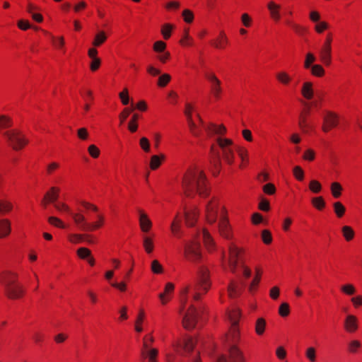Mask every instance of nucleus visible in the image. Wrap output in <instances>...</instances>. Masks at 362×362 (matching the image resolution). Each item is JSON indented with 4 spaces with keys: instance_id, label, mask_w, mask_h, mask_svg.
I'll list each match as a JSON object with an SVG mask.
<instances>
[{
    "instance_id": "1",
    "label": "nucleus",
    "mask_w": 362,
    "mask_h": 362,
    "mask_svg": "<svg viewBox=\"0 0 362 362\" xmlns=\"http://www.w3.org/2000/svg\"><path fill=\"white\" fill-rule=\"evenodd\" d=\"M182 187L184 194L189 197H193L196 193L202 197L209 194L206 175L204 171L197 168L189 169L184 175Z\"/></svg>"
},
{
    "instance_id": "2",
    "label": "nucleus",
    "mask_w": 362,
    "mask_h": 362,
    "mask_svg": "<svg viewBox=\"0 0 362 362\" xmlns=\"http://www.w3.org/2000/svg\"><path fill=\"white\" fill-rule=\"evenodd\" d=\"M210 286L211 281L208 268L204 265H199L197 269L196 282L192 286H186L182 291V294L186 296L192 292L194 300H199L201 295L199 291L206 293Z\"/></svg>"
},
{
    "instance_id": "3",
    "label": "nucleus",
    "mask_w": 362,
    "mask_h": 362,
    "mask_svg": "<svg viewBox=\"0 0 362 362\" xmlns=\"http://www.w3.org/2000/svg\"><path fill=\"white\" fill-rule=\"evenodd\" d=\"M0 281L4 286L6 294L9 298L17 299L23 296L24 288L18 283V275L16 273H4L0 277Z\"/></svg>"
},
{
    "instance_id": "4",
    "label": "nucleus",
    "mask_w": 362,
    "mask_h": 362,
    "mask_svg": "<svg viewBox=\"0 0 362 362\" xmlns=\"http://www.w3.org/2000/svg\"><path fill=\"white\" fill-rule=\"evenodd\" d=\"M2 135L8 145L15 151L22 149L28 143L24 134L17 129L2 132Z\"/></svg>"
},
{
    "instance_id": "5",
    "label": "nucleus",
    "mask_w": 362,
    "mask_h": 362,
    "mask_svg": "<svg viewBox=\"0 0 362 362\" xmlns=\"http://www.w3.org/2000/svg\"><path fill=\"white\" fill-rule=\"evenodd\" d=\"M98 220L94 223L88 222L85 216L82 214H72V218L79 230L85 232L93 231L100 228L105 221L102 214H98Z\"/></svg>"
},
{
    "instance_id": "6",
    "label": "nucleus",
    "mask_w": 362,
    "mask_h": 362,
    "mask_svg": "<svg viewBox=\"0 0 362 362\" xmlns=\"http://www.w3.org/2000/svg\"><path fill=\"white\" fill-rule=\"evenodd\" d=\"M228 266L233 273H236L238 264L240 266L243 262L244 250L237 247L235 244L230 243L228 245Z\"/></svg>"
},
{
    "instance_id": "7",
    "label": "nucleus",
    "mask_w": 362,
    "mask_h": 362,
    "mask_svg": "<svg viewBox=\"0 0 362 362\" xmlns=\"http://www.w3.org/2000/svg\"><path fill=\"white\" fill-rule=\"evenodd\" d=\"M185 256L188 260L194 263H197L202 259L200 244L196 238L185 243Z\"/></svg>"
},
{
    "instance_id": "8",
    "label": "nucleus",
    "mask_w": 362,
    "mask_h": 362,
    "mask_svg": "<svg viewBox=\"0 0 362 362\" xmlns=\"http://www.w3.org/2000/svg\"><path fill=\"white\" fill-rule=\"evenodd\" d=\"M218 229L219 234L227 240L233 238L232 227L226 216L224 207H221L220 211V218L218 223Z\"/></svg>"
},
{
    "instance_id": "9",
    "label": "nucleus",
    "mask_w": 362,
    "mask_h": 362,
    "mask_svg": "<svg viewBox=\"0 0 362 362\" xmlns=\"http://www.w3.org/2000/svg\"><path fill=\"white\" fill-rule=\"evenodd\" d=\"M217 142L221 149L223 160L228 164L232 165L234 162V152L232 148L233 141L229 139L218 138Z\"/></svg>"
},
{
    "instance_id": "10",
    "label": "nucleus",
    "mask_w": 362,
    "mask_h": 362,
    "mask_svg": "<svg viewBox=\"0 0 362 362\" xmlns=\"http://www.w3.org/2000/svg\"><path fill=\"white\" fill-rule=\"evenodd\" d=\"M199 315L200 311L197 310V309L194 305H190L189 308L183 316V327L187 329H193L197 322Z\"/></svg>"
},
{
    "instance_id": "11",
    "label": "nucleus",
    "mask_w": 362,
    "mask_h": 362,
    "mask_svg": "<svg viewBox=\"0 0 362 362\" xmlns=\"http://www.w3.org/2000/svg\"><path fill=\"white\" fill-rule=\"evenodd\" d=\"M175 351L179 354L191 351L194 346V341L190 337H185L182 339H177L173 344Z\"/></svg>"
},
{
    "instance_id": "12",
    "label": "nucleus",
    "mask_w": 362,
    "mask_h": 362,
    "mask_svg": "<svg viewBox=\"0 0 362 362\" xmlns=\"http://www.w3.org/2000/svg\"><path fill=\"white\" fill-rule=\"evenodd\" d=\"M332 40V38L331 34H328L327 35L325 42L320 49V60L326 66H329L331 64Z\"/></svg>"
},
{
    "instance_id": "13",
    "label": "nucleus",
    "mask_w": 362,
    "mask_h": 362,
    "mask_svg": "<svg viewBox=\"0 0 362 362\" xmlns=\"http://www.w3.org/2000/svg\"><path fill=\"white\" fill-rule=\"evenodd\" d=\"M218 204L216 198H212L206 205L205 214L206 218L209 223H214L218 217Z\"/></svg>"
},
{
    "instance_id": "14",
    "label": "nucleus",
    "mask_w": 362,
    "mask_h": 362,
    "mask_svg": "<svg viewBox=\"0 0 362 362\" xmlns=\"http://www.w3.org/2000/svg\"><path fill=\"white\" fill-rule=\"evenodd\" d=\"M323 121L322 130L325 132H328L332 128L338 125L339 117L334 112H327L323 117Z\"/></svg>"
},
{
    "instance_id": "15",
    "label": "nucleus",
    "mask_w": 362,
    "mask_h": 362,
    "mask_svg": "<svg viewBox=\"0 0 362 362\" xmlns=\"http://www.w3.org/2000/svg\"><path fill=\"white\" fill-rule=\"evenodd\" d=\"M68 240L73 244H78L82 241H86L88 244H93L95 243L93 236L89 234L69 233L68 235Z\"/></svg>"
},
{
    "instance_id": "16",
    "label": "nucleus",
    "mask_w": 362,
    "mask_h": 362,
    "mask_svg": "<svg viewBox=\"0 0 362 362\" xmlns=\"http://www.w3.org/2000/svg\"><path fill=\"white\" fill-rule=\"evenodd\" d=\"M206 78L211 82V91L216 98H218L221 92V81L214 74H206Z\"/></svg>"
},
{
    "instance_id": "17",
    "label": "nucleus",
    "mask_w": 362,
    "mask_h": 362,
    "mask_svg": "<svg viewBox=\"0 0 362 362\" xmlns=\"http://www.w3.org/2000/svg\"><path fill=\"white\" fill-rule=\"evenodd\" d=\"M139 222L142 232L148 233L151 230L152 222L148 215L141 209L139 210Z\"/></svg>"
},
{
    "instance_id": "18",
    "label": "nucleus",
    "mask_w": 362,
    "mask_h": 362,
    "mask_svg": "<svg viewBox=\"0 0 362 362\" xmlns=\"http://www.w3.org/2000/svg\"><path fill=\"white\" fill-rule=\"evenodd\" d=\"M344 328L348 332H354L358 329L357 318L352 315L346 316L344 321Z\"/></svg>"
},
{
    "instance_id": "19",
    "label": "nucleus",
    "mask_w": 362,
    "mask_h": 362,
    "mask_svg": "<svg viewBox=\"0 0 362 362\" xmlns=\"http://www.w3.org/2000/svg\"><path fill=\"white\" fill-rule=\"evenodd\" d=\"M202 236L207 250L209 251L214 250L215 248V243L209 231L206 229H203L202 231Z\"/></svg>"
},
{
    "instance_id": "20",
    "label": "nucleus",
    "mask_w": 362,
    "mask_h": 362,
    "mask_svg": "<svg viewBox=\"0 0 362 362\" xmlns=\"http://www.w3.org/2000/svg\"><path fill=\"white\" fill-rule=\"evenodd\" d=\"M229 354L231 362H245L242 352L235 346H230Z\"/></svg>"
},
{
    "instance_id": "21",
    "label": "nucleus",
    "mask_w": 362,
    "mask_h": 362,
    "mask_svg": "<svg viewBox=\"0 0 362 362\" xmlns=\"http://www.w3.org/2000/svg\"><path fill=\"white\" fill-rule=\"evenodd\" d=\"M50 190L51 192L46 193L44 199L42 200V204H43L45 206L48 202H54L58 198L59 189L53 187Z\"/></svg>"
},
{
    "instance_id": "22",
    "label": "nucleus",
    "mask_w": 362,
    "mask_h": 362,
    "mask_svg": "<svg viewBox=\"0 0 362 362\" xmlns=\"http://www.w3.org/2000/svg\"><path fill=\"white\" fill-rule=\"evenodd\" d=\"M198 211L197 209H194L191 211H185V218L186 224L189 226H192L195 223L197 216H198Z\"/></svg>"
},
{
    "instance_id": "23",
    "label": "nucleus",
    "mask_w": 362,
    "mask_h": 362,
    "mask_svg": "<svg viewBox=\"0 0 362 362\" xmlns=\"http://www.w3.org/2000/svg\"><path fill=\"white\" fill-rule=\"evenodd\" d=\"M174 290V284L172 283H168L165 285V290L163 293H160L158 295V297L162 303V304H166L169 300V296L170 293L173 292Z\"/></svg>"
},
{
    "instance_id": "24",
    "label": "nucleus",
    "mask_w": 362,
    "mask_h": 362,
    "mask_svg": "<svg viewBox=\"0 0 362 362\" xmlns=\"http://www.w3.org/2000/svg\"><path fill=\"white\" fill-rule=\"evenodd\" d=\"M268 9L269 10L272 18L276 21H279L281 16L279 13L280 5L276 4L274 1H270L267 5Z\"/></svg>"
},
{
    "instance_id": "25",
    "label": "nucleus",
    "mask_w": 362,
    "mask_h": 362,
    "mask_svg": "<svg viewBox=\"0 0 362 362\" xmlns=\"http://www.w3.org/2000/svg\"><path fill=\"white\" fill-rule=\"evenodd\" d=\"M241 287L239 288L238 284L234 281H230L228 286V295L230 298H235L238 296L240 290L242 289V287L245 286V282L241 281Z\"/></svg>"
},
{
    "instance_id": "26",
    "label": "nucleus",
    "mask_w": 362,
    "mask_h": 362,
    "mask_svg": "<svg viewBox=\"0 0 362 362\" xmlns=\"http://www.w3.org/2000/svg\"><path fill=\"white\" fill-rule=\"evenodd\" d=\"M11 232V223L8 219L0 220V238L7 236Z\"/></svg>"
},
{
    "instance_id": "27",
    "label": "nucleus",
    "mask_w": 362,
    "mask_h": 362,
    "mask_svg": "<svg viewBox=\"0 0 362 362\" xmlns=\"http://www.w3.org/2000/svg\"><path fill=\"white\" fill-rule=\"evenodd\" d=\"M301 93L305 98L310 100L313 98L314 93L313 89V83L311 82H305L303 84Z\"/></svg>"
},
{
    "instance_id": "28",
    "label": "nucleus",
    "mask_w": 362,
    "mask_h": 362,
    "mask_svg": "<svg viewBox=\"0 0 362 362\" xmlns=\"http://www.w3.org/2000/svg\"><path fill=\"white\" fill-rule=\"evenodd\" d=\"M266 325L267 323L264 318H257L255 326L256 334L259 336L262 335L265 331Z\"/></svg>"
},
{
    "instance_id": "29",
    "label": "nucleus",
    "mask_w": 362,
    "mask_h": 362,
    "mask_svg": "<svg viewBox=\"0 0 362 362\" xmlns=\"http://www.w3.org/2000/svg\"><path fill=\"white\" fill-rule=\"evenodd\" d=\"M228 43V39L223 32H221L220 36L217 38L214 42H212V45L216 48H224L225 46Z\"/></svg>"
},
{
    "instance_id": "30",
    "label": "nucleus",
    "mask_w": 362,
    "mask_h": 362,
    "mask_svg": "<svg viewBox=\"0 0 362 362\" xmlns=\"http://www.w3.org/2000/svg\"><path fill=\"white\" fill-rule=\"evenodd\" d=\"M164 159H165L164 155L152 156L151 158V161H150L151 169L153 170L157 169L160 165L162 160H163Z\"/></svg>"
},
{
    "instance_id": "31",
    "label": "nucleus",
    "mask_w": 362,
    "mask_h": 362,
    "mask_svg": "<svg viewBox=\"0 0 362 362\" xmlns=\"http://www.w3.org/2000/svg\"><path fill=\"white\" fill-rule=\"evenodd\" d=\"M13 124L12 119L5 115H0V131L10 128Z\"/></svg>"
},
{
    "instance_id": "32",
    "label": "nucleus",
    "mask_w": 362,
    "mask_h": 362,
    "mask_svg": "<svg viewBox=\"0 0 362 362\" xmlns=\"http://www.w3.org/2000/svg\"><path fill=\"white\" fill-rule=\"evenodd\" d=\"M308 69L310 71L313 76L316 77H322L325 74L324 68L320 64H314L310 66Z\"/></svg>"
},
{
    "instance_id": "33",
    "label": "nucleus",
    "mask_w": 362,
    "mask_h": 362,
    "mask_svg": "<svg viewBox=\"0 0 362 362\" xmlns=\"http://www.w3.org/2000/svg\"><path fill=\"white\" fill-rule=\"evenodd\" d=\"M143 246L148 254H151L153 250V240L151 237L144 235L143 237Z\"/></svg>"
},
{
    "instance_id": "34",
    "label": "nucleus",
    "mask_w": 362,
    "mask_h": 362,
    "mask_svg": "<svg viewBox=\"0 0 362 362\" xmlns=\"http://www.w3.org/2000/svg\"><path fill=\"white\" fill-rule=\"evenodd\" d=\"M107 40L106 34L104 31H99L95 36L93 42V45L95 47H99Z\"/></svg>"
},
{
    "instance_id": "35",
    "label": "nucleus",
    "mask_w": 362,
    "mask_h": 362,
    "mask_svg": "<svg viewBox=\"0 0 362 362\" xmlns=\"http://www.w3.org/2000/svg\"><path fill=\"white\" fill-rule=\"evenodd\" d=\"M207 130L216 134H224L226 132V129L223 125L216 126L215 124H210Z\"/></svg>"
},
{
    "instance_id": "36",
    "label": "nucleus",
    "mask_w": 362,
    "mask_h": 362,
    "mask_svg": "<svg viewBox=\"0 0 362 362\" xmlns=\"http://www.w3.org/2000/svg\"><path fill=\"white\" fill-rule=\"evenodd\" d=\"M342 234L346 241L351 240L354 237V230L348 226H343L341 228Z\"/></svg>"
},
{
    "instance_id": "37",
    "label": "nucleus",
    "mask_w": 362,
    "mask_h": 362,
    "mask_svg": "<svg viewBox=\"0 0 362 362\" xmlns=\"http://www.w3.org/2000/svg\"><path fill=\"white\" fill-rule=\"evenodd\" d=\"M334 211L337 216L341 218L344 216L346 209L344 206L339 202H334L333 204Z\"/></svg>"
},
{
    "instance_id": "38",
    "label": "nucleus",
    "mask_w": 362,
    "mask_h": 362,
    "mask_svg": "<svg viewBox=\"0 0 362 362\" xmlns=\"http://www.w3.org/2000/svg\"><path fill=\"white\" fill-rule=\"evenodd\" d=\"M139 115L136 113L134 114L132 119L128 123V129L131 132H135L137 130L138 124L137 120L139 119Z\"/></svg>"
},
{
    "instance_id": "39",
    "label": "nucleus",
    "mask_w": 362,
    "mask_h": 362,
    "mask_svg": "<svg viewBox=\"0 0 362 362\" xmlns=\"http://www.w3.org/2000/svg\"><path fill=\"white\" fill-rule=\"evenodd\" d=\"M332 194L335 198H339L341 194L342 187L339 182H333L331 185Z\"/></svg>"
},
{
    "instance_id": "40",
    "label": "nucleus",
    "mask_w": 362,
    "mask_h": 362,
    "mask_svg": "<svg viewBox=\"0 0 362 362\" xmlns=\"http://www.w3.org/2000/svg\"><path fill=\"white\" fill-rule=\"evenodd\" d=\"M316 57L312 52H308L305 55L304 61V68L308 69L310 66L314 65L313 63L315 62Z\"/></svg>"
},
{
    "instance_id": "41",
    "label": "nucleus",
    "mask_w": 362,
    "mask_h": 362,
    "mask_svg": "<svg viewBox=\"0 0 362 362\" xmlns=\"http://www.w3.org/2000/svg\"><path fill=\"white\" fill-rule=\"evenodd\" d=\"M144 317H145L144 311L141 310L139 311V313L136 320L135 330L137 332H141L143 330L142 327L141 326V324L142 323V322L144 319Z\"/></svg>"
},
{
    "instance_id": "42",
    "label": "nucleus",
    "mask_w": 362,
    "mask_h": 362,
    "mask_svg": "<svg viewBox=\"0 0 362 362\" xmlns=\"http://www.w3.org/2000/svg\"><path fill=\"white\" fill-rule=\"evenodd\" d=\"M277 80L284 85H287L291 81V78L286 72L281 71L276 74Z\"/></svg>"
},
{
    "instance_id": "43",
    "label": "nucleus",
    "mask_w": 362,
    "mask_h": 362,
    "mask_svg": "<svg viewBox=\"0 0 362 362\" xmlns=\"http://www.w3.org/2000/svg\"><path fill=\"white\" fill-rule=\"evenodd\" d=\"M312 204L318 210H322L325 206V202L322 197L313 198Z\"/></svg>"
},
{
    "instance_id": "44",
    "label": "nucleus",
    "mask_w": 362,
    "mask_h": 362,
    "mask_svg": "<svg viewBox=\"0 0 362 362\" xmlns=\"http://www.w3.org/2000/svg\"><path fill=\"white\" fill-rule=\"evenodd\" d=\"M288 25H289L293 29V30L299 35H303L305 32H306V29L305 28L303 27V26H300L299 25H297L296 23H293L291 21H287L286 22Z\"/></svg>"
},
{
    "instance_id": "45",
    "label": "nucleus",
    "mask_w": 362,
    "mask_h": 362,
    "mask_svg": "<svg viewBox=\"0 0 362 362\" xmlns=\"http://www.w3.org/2000/svg\"><path fill=\"white\" fill-rule=\"evenodd\" d=\"M13 205L7 201H0V214H4L11 211Z\"/></svg>"
},
{
    "instance_id": "46",
    "label": "nucleus",
    "mask_w": 362,
    "mask_h": 362,
    "mask_svg": "<svg viewBox=\"0 0 362 362\" xmlns=\"http://www.w3.org/2000/svg\"><path fill=\"white\" fill-rule=\"evenodd\" d=\"M171 76L168 74H162L158 80V86L165 87L170 81Z\"/></svg>"
},
{
    "instance_id": "47",
    "label": "nucleus",
    "mask_w": 362,
    "mask_h": 362,
    "mask_svg": "<svg viewBox=\"0 0 362 362\" xmlns=\"http://www.w3.org/2000/svg\"><path fill=\"white\" fill-rule=\"evenodd\" d=\"M56 209L60 211H64L72 216V214H77L78 213H73L68 205L64 203H57L54 204Z\"/></svg>"
},
{
    "instance_id": "48",
    "label": "nucleus",
    "mask_w": 362,
    "mask_h": 362,
    "mask_svg": "<svg viewBox=\"0 0 362 362\" xmlns=\"http://www.w3.org/2000/svg\"><path fill=\"white\" fill-rule=\"evenodd\" d=\"M77 255L81 259H88L91 255V252L86 247H80L77 250Z\"/></svg>"
},
{
    "instance_id": "49",
    "label": "nucleus",
    "mask_w": 362,
    "mask_h": 362,
    "mask_svg": "<svg viewBox=\"0 0 362 362\" xmlns=\"http://www.w3.org/2000/svg\"><path fill=\"white\" fill-rule=\"evenodd\" d=\"M173 27L170 24H164L161 29V33L163 35V37L165 40H168L170 35H171V30H173Z\"/></svg>"
},
{
    "instance_id": "50",
    "label": "nucleus",
    "mask_w": 362,
    "mask_h": 362,
    "mask_svg": "<svg viewBox=\"0 0 362 362\" xmlns=\"http://www.w3.org/2000/svg\"><path fill=\"white\" fill-rule=\"evenodd\" d=\"M48 222L60 228H64L66 227L65 224L58 218L55 216H50L48 218Z\"/></svg>"
},
{
    "instance_id": "51",
    "label": "nucleus",
    "mask_w": 362,
    "mask_h": 362,
    "mask_svg": "<svg viewBox=\"0 0 362 362\" xmlns=\"http://www.w3.org/2000/svg\"><path fill=\"white\" fill-rule=\"evenodd\" d=\"M261 272L258 269H256V276L253 279L251 284L249 286V291L253 292L255 287H256L260 281Z\"/></svg>"
},
{
    "instance_id": "52",
    "label": "nucleus",
    "mask_w": 362,
    "mask_h": 362,
    "mask_svg": "<svg viewBox=\"0 0 362 362\" xmlns=\"http://www.w3.org/2000/svg\"><path fill=\"white\" fill-rule=\"evenodd\" d=\"M290 313L289 305L287 303H283L280 305L279 313L282 317H286Z\"/></svg>"
},
{
    "instance_id": "53",
    "label": "nucleus",
    "mask_w": 362,
    "mask_h": 362,
    "mask_svg": "<svg viewBox=\"0 0 362 362\" xmlns=\"http://www.w3.org/2000/svg\"><path fill=\"white\" fill-rule=\"evenodd\" d=\"M310 189L314 193H319L322 189L321 184L317 180H312L309 185Z\"/></svg>"
},
{
    "instance_id": "54",
    "label": "nucleus",
    "mask_w": 362,
    "mask_h": 362,
    "mask_svg": "<svg viewBox=\"0 0 362 362\" xmlns=\"http://www.w3.org/2000/svg\"><path fill=\"white\" fill-rule=\"evenodd\" d=\"M316 351L314 347H309L307 349L305 356L310 362H315L316 359Z\"/></svg>"
},
{
    "instance_id": "55",
    "label": "nucleus",
    "mask_w": 362,
    "mask_h": 362,
    "mask_svg": "<svg viewBox=\"0 0 362 362\" xmlns=\"http://www.w3.org/2000/svg\"><path fill=\"white\" fill-rule=\"evenodd\" d=\"M119 97L123 105H127L129 103V92L127 88H124L122 92L119 93Z\"/></svg>"
},
{
    "instance_id": "56",
    "label": "nucleus",
    "mask_w": 362,
    "mask_h": 362,
    "mask_svg": "<svg viewBox=\"0 0 362 362\" xmlns=\"http://www.w3.org/2000/svg\"><path fill=\"white\" fill-rule=\"evenodd\" d=\"M171 230L175 235H178L180 233V220L177 219V216L175 217V219L171 223Z\"/></svg>"
},
{
    "instance_id": "57",
    "label": "nucleus",
    "mask_w": 362,
    "mask_h": 362,
    "mask_svg": "<svg viewBox=\"0 0 362 362\" xmlns=\"http://www.w3.org/2000/svg\"><path fill=\"white\" fill-rule=\"evenodd\" d=\"M139 144L141 148L145 151V152H149L150 151V142L148 139L146 137H141L139 141Z\"/></svg>"
},
{
    "instance_id": "58",
    "label": "nucleus",
    "mask_w": 362,
    "mask_h": 362,
    "mask_svg": "<svg viewBox=\"0 0 362 362\" xmlns=\"http://www.w3.org/2000/svg\"><path fill=\"white\" fill-rule=\"evenodd\" d=\"M262 239L265 244H270L272 241L271 233L268 230H264L262 232Z\"/></svg>"
},
{
    "instance_id": "59",
    "label": "nucleus",
    "mask_w": 362,
    "mask_h": 362,
    "mask_svg": "<svg viewBox=\"0 0 362 362\" xmlns=\"http://www.w3.org/2000/svg\"><path fill=\"white\" fill-rule=\"evenodd\" d=\"M293 175L298 180H303L304 177V172L300 166H296L293 168Z\"/></svg>"
},
{
    "instance_id": "60",
    "label": "nucleus",
    "mask_w": 362,
    "mask_h": 362,
    "mask_svg": "<svg viewBox=\"0 0 362 362\" xmlns=\"http://www.w3.org/2000/svg\"><path fill=\"white\" fill-rule=\"evenodd\" d=\"M361 347V343L357 340H353L349 344V351L351 353H356Z\"/></svg>"
},
{
    "instance_id": "61",
    "label": "nucleus",
    "mask_w": 362,
    "mask_h": 362,
    "mask_svg": "<svg viewBox=\"0 0 362 362\" xmlns=\"http://www.w3.org/2000/svg\"><path fill=\"white\" fill-rule=\"evenodd\" d=\"M341 291L347 295H353L356 292L354 286L351 284H346L341 286Z\"/></svg>"
},
{
    "instance_id": "62",
    "label": "nucleus",
    "mask_w": 362,
    "mask_h": 362,
    "mask_svg": "<svg viewBox=\"0 0 362 362\" xmlns=\"http://www.w3.org/2000/svg\"><path fill=\"white\" fill-rule=\"evenodd\" d=\"M166 47V44L163 41H157L153 45V49L156 52H163Z\"/></svg>"
},
{
    "instance_id": "63",
    "label": "nucleus",
    "mask_w": 362,
    "mask_h": 362,
    "mask_svg": "<svg viewBox=\"0 0 362 362\" xmlns=\"http://www.w3.org/2000/svg\"><path fill=\"white\" fill-rule=\"evenodd\" d=\"M88 151L89 154L94 158H98L100 155L99 148L93 144L89 146Z\"/></svg>"
},
{
    "instance_id": "64",
    "label": "nucleus",
    "mask_w": 362,
    "mask_h": 362,
    "mask_svg": "<svg viewBox=\"0 0 362 362\" xmlns=\"http://www.w3.org/2000/svg\"><path fill=\"white\" fill-rule=\"evenodd\" d=\"M151 270L156 274H160L163 271V267L158 260H153L151 263Z\"/></svg>"
}]
</instances>
